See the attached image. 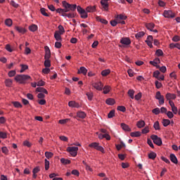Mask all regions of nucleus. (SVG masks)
I'll return each mask as SVG.
<instances>
[{"mask_svg": "<svg viewBox=\"0 0 180 180\" xmlns=\"http://www.w3.org/2000/svg\"><path fill=\"white\" fill-rule=\"evenodd\" d=\"M86 72H88V70L84 66L80 67L79 70H78V74H83V75H86Z\"/></svg>", "mask_w": 180, "mask_h": 180, "instance_id": "nucleus-16", "label": "nucleus"}, {"mask_svg": "<svg viewBox=\"0 0 180 180\" xmlns=\"http://www.w3.org/2000/svg\"><path fill=\"white\" fill-rule=\"evenodd\" d=\"M166 115L169 117V119H172V117H174V113H172V112H171V111H168L166 113Z\"/></svg>", "mask_w": 180, "mask_h": 180, "instance_id": "nucleus-62", "label": "nucleus"}, {"mask_svg": "<svg viewBox=\"0 0 180 180\" xmlns=\"http://www.w3.org/2000/svg\"><path fill=\"white\" fill-rule=\"evenodd\" d=\"M120 43L124 46H129L131 44V41H130L129 38L123 37L120 39Z\"/></svg>", "mask_w": 180, "mask_h": 180, "instance_id": "nucleus-9", "label": "nucleus"}, {"mask_svg": "<svg viewBox=\"0 0 180 180\" xmlns=\"http://www.w3.org/2000/svg\"><path fill=\"white\" fill-rule=\"evenodd\" d=\"M171 124V121H169V120L164 119L162 121V124L164 127H167V126H169V124Z\"/></svg>", "mask_w": 180, "mask_h": 180, "instance_id": "nucleus-37", "label": "nucleus"}, {"mask_svg": "<svg viewBox=\"0 0 180 180\" xmlns=\"http://www.w3.org/2000/svg\"><path fill=\"white\" fill-rule=\"evenodd\" d=\"M30 78V76L27 75H18L14 77V79L16 82H19V84H25Z\"/></svg>", "mask_w": 180, "mask_h": 180, "instance_id": "nucleus-2", "label": "nucleus"}, {"mask_svg": "<svg viewBox=\"0 0 180 180\" xmlns=\"http://www.w3.org/2000/svg\"><path fill=\"white\" fill-rule=\"evenodd\" d=\"M136 126L139 127V129H142V127L146 126V122L143 120L139 121L136 124Z\"/></svg>", "mask_w": 180, "mask_h": 180, "instance_id": "nucleus-25", "label": "nucleus"}, {"mask_svg": "<svg viewBox=\"0 0 180 180\" xmlns=\"http://www.w3.org/2000/svg\"><path fill=\"white\" fill-rule=\"evenodd\" d=\"M61 34L58 31H56L54 34V37L57 41H60L61 40Z\"/></svg>", "mask_w": 180, "mask_h": 180, "instance_id": "nucleus-22", "label": "nucleus"}, {"mask_svg": "<svg viewBox=\"0 0 180 180\" xmlns=\"http://www.w3.org/2000/svg\"><path fill=\"white\" fill-rule=\"evenodd\" d=\"M117 110H120V112H126V107L123 105H119L117 107Z\"/></svg>", "mask_w": 180, "mask_h": 180, "instance_id": "nucleus-58", "label": "nucleus"}, {"mask_svg": "<svg viewBox=\"0 0 180 180\" xmlns=\"http://www.w3.org/2000/svg\"><path fill=\"white\" fill-rule=\"evenodd\" d=\"M152 112L154 113V115H160L161 110H160V108H156L152 110Z\"/></svg>", "mask_w": 180, "mask_h": 180, "instance_id": "nucleus-50", "label": "nucleus"}, {"mask_svg": "<svg viewBox=\"0 0 180 180\" xmlns=\"http://www.w3.org/2000/svg\"><path fill=\"white\" fill-rule=\"evenodd\" d=\"M44 66L46 67V68H49V67H51V62L50 61V60L45 59Z\"/></svg>", "mask_w": 180, "mask_h": 180, "instance_id": "nucleus-38", "label": "nucleus"}, {"mask_svg": "<svg viewBox=\"0 0 180 180\" xmlns=\"http://www.w3.org/2000/svg\"><path fill=\"white\" fill-rule=\"evenodd\" d=\"M40 172V167H36L35 168L33 169L32 170V174H33V178H37V173Z\"/></svg>", "mask_w": 180, "mask_h": 180, "instance_id": "nucleus-19", "label": "nucleus"}, {"mask_svg": "<svg viewBox=\"0 0 180 180\" xmlns=\"http://www.w3.org/2000/svg\"><path fill=\"white\" fill-rule=\"evenodd\" d=\"M68 106H70V108H79V103L75 102V101H71L68 103Z\"/></svg>", "mask_w": 180, "mask_h": 180, "instance_id": "nucleus-14", "label": "nucleus"}, {"mask_svg": "<svg viewBox=\"0 0 180 180\" xmlns=\"http://www.w3.org/2000/svg\"><path fill=\"white\" fill-rule=\"evenodd\" d=\"M12 103L15 108H22V104L19 101H13Z\"/></svg>", "mask_w": 180, "mask_h": 180, "instance_id": "nucleus-45", "label": "nucleus"}, {"mask_svg": "<svg viewBox=\"0 0 180 180\" xmlns=\"http://www.w3.org/2000/svg\"><path fill=\"white\" fill-rule=\"evenodd\" d=\"M170 160L174 164H178V159L176 158V156H175V155H174L172 153L170 154Z\"/></svg>", "mask_w": 180, "mask_h": 180, "instance_id": "nucleus-23", "label": "nucleus"}, {"mask_svg": "<svg viewBox=\"0 0 180 180\" xmlns=\"http://www.w3.org/2000/svg\"><path fill=\"white\" fill-rule=\"evenodd\" d=\"M155 25H154V23H148L146 25V27L147 28L148 30H150V32H153V28L155 27Z\"/></svg>", "mask_w": 180, "mask_h": 180, "instance_id": "nucleus-26", "label": "nucleus"}, {"mask_svg": "<svg viewBox=\"0 0 180 180\" xmlns=\"http://www.w3.org/2000/svg\"><path fill=\"white\" fill-rule=\"evenodd\" d=\"M12 84H13L12 79H7L5 80L6 86L11 87V86H12Z\"/></svg>", "mask_w": 180, "mask_h": 180, "instance_id": "nucleus-30", "label": "nucleus"}, {"mask_svg": "<svg viewBox=\"0 0 180 180\" xmlns=\"http://www.w3.org/2000/svg\"><path fill=\"white\" fill-rule=\"evenodd\" d=\"M121 127L122 129L124 130V131H131V129H130L129 125H127L124 123H121Z\"/></svg>", "mask_w": 180, "mask_h": 180, "instance_id": "nucleus-21", "label": "nucleus"}, {"mask_svg": "<svg viewBox=\"0 0 180 180\" xmlns=\"http://www.w3.org/2000/svg\"><path fill=\"white\" fill-rule=\"evenodd\" d=\"M49 168H50V162L45 159V169L46 171H49Z\"/></svg>", "mask_w": 180, "mask_h": 180, "instance_id": "nucleus-49", "label": "nucleus"}, {"mask_svg": "<svg viewBox=\"0 0 180 180\" xmlns=\"http://www.w3.org/2000/svg\"><path fill=\"white\" fill-rule=\"evenodd\" d=\"M98 145L99 143L96 142H93L89 145V147H91V148H95V150H96Z\"/></svg>", "mask_w": 180, "mask_h": 180, "instance_id": "nucleus-42", "label": "nucleus"}, {"mask_svg": "<svg viewBox=\"0 0 180 180\" xmlns=\"http://www.w3.org/2000/svg\"><path fill=\"white\" fill-rule=\"evenodd\" d=\"M53 155H54V154L51 152H45V157L48 160H50V158H53Z\"/></svg>", "mask_w": 180, "mask_h": 180, "instance_id": "nucleus-34", "label": "nucleus"}, {"mask_svg": "<svg viewBox=\"0 0 180 180\" xmlns=\"http://www.w3.org/2000/svg\"><path fill=\"white\" fill-rule=\"evenodd\" d=\"M76 8L77 9V12L79 13L82 19H86V18H88V11L79 6H78Z\"/></svg>", "mask_w": 180, "mask_h": 180, "instance_id": "nucleus-3", "label": "nucleus"}, {"mask_svg": "<svg viewBox=\"0 0 180 180\" xmlns=\"http://www.w3.org/2000/svg\"><path fill=\"white\" fill-rule=\"evenodd\" d=\"M127 19V16L123 14H118L115 16V20L117 22H120L121 20H126Z\"/></svg>", "mask_w": 180, "mask_h": 180, "instance_id": "nucleus-12", "label": "nucleus"}, {"mask_svg": "<svg viewBox=\"0 0 180 180\" xmlns=\"http://www.w3.org/2000/svg\"><path fill=\"white\" fill-rule=\"evenodd\" d=\"M141 92L138 93L135 96H134V98H135L136 101H140V99H141Z\"/></svg>", "mask_w": 180, "mask_h": 180, "instance_id": "nucleus-53", "label": "nucleus"}, {"mask_svg": "<svg viewBox=\"0 0 180 180\" xmlns=\"http://www.w3.org/2000/svg\"><path fill=\"white\" fill-rule=\"evenodd\" d=\"M160 74H161V72L159 70H156L153 72V77H155V78H157V79H158L160 77Z\"/></svg>", "mask_w": 180, "mask_h": 180, "instance_id": "nucleus-56", "label": "nucleus"}, {"mask_svg": "<svg viewBox=\"0 0 180 180\" xmlns=\"http://www.w3.org/2000/svg\"><path fill=\"white\" fill-rule=\"evenodd\" d=\"M72 174L75 175L76 176H79V172L77 169H73L72 171Z\"/></svg>", "mask_w": 180, "mask_h": 180, "instance_id": "nucleus-60", "label": "nucleus"}, {"mask_svg": "<svg viewBox=\"0 0 180 180\" xmlns=\"http://www.w3.org/2000/svg\"><path fill=\"white\" fill-rule=\"evenodd\" d=\"M51 70L49 68H45L42 70V72L44 74H49Z\"/></svg>", "mask_w": 180, "mask_h": 180, "instance_id": "nucleus-64", "label": "nucleus"}, {"mask_svg": "<svg viewBox=\"0 0 180 180\" xmlns=\"http://www.w3.org/2000/svg\"><path fill=\"white\" fill-rule=\"evenodd\" d=\"M105 103H107V105H115V103H116V102L115 101V99L113 98H108L105 101Z\"/></svg>", "mask_w": 180, "mask_h": 180, "instance_id": "nucleus-27", "label": "nucleus"}, {"mask_svg": "<svg viewBox=\"0 0 180 180\" xmlns=\"http://www.w3.org/2000/svg\"><path fill=\"white\" fill-rule=\"evenodd\" d=\"M29 68V66H27V65H21V70H20V72H25V71H26V70H27Z\"/></svg>", "mask_w": 180, "mask_h": 180, "instance_id": "nucleus-44", "label": "nucleus"}, {"mask_svg": "<svg viewBox=\"0 0 180 180\" xmlns=\"http://www.w3.org/2000/svg\"><path fill=\"white\" fill-rule=\"evenodd\" d=\"M68 122H70V119L68 118H66L65 120H59V123L60 124H65V123H68Z\"/></svg>", "mask_w": 180, "mask_h": 180, "instance_id": "nucleus-52", "label": "nucleus"}, {"mask_svg": "<svg viewBox=\"0 0 180 180\" xmlns=\"http://www.w3.org/2000/svg\"><path fill=\"white\" fill-rule=\"evenodd\" d=\"M15 30L18 32V33H21L22 34H24V33H26V29L22 27H19V26H16L15 27Z\"/></svg>", "mask_w": 180, "mask_h": 180, "instance_id": "nucleus-17", "label": "nucleus"}, {"mask_svg": "<svg viewBox=\"0 0 180 180\" xmlns=\"http://www.w3.org/2000/svg\"><path fill=\"white\" fill-rule=\"evenodd\" d=\"M128 95L130 97L131 99H134V90L129 89L128 91Z\"/></svg>", "mask_w": 180, "mask_h": 180, "instance_id": "nucleus-32", "label": "nucleus"}, {"mask_svg": "<svg viewBox=\"0 0 180 180\" xmlns=\"http://www.w3.org/2000/svg\"><path fill=\"white\" fill-rule=\"evenodd\" d=\"M29 30H30V32H36V30H37V25L34 24L30 25L29 27Z\"/></svg>", "mask_w": 180, "mask_h": 180, "instance_id": "nucleus-36", "label": "nucleus"}, {"mask_svg": "<svg viewBox=\"0 0 180 180\" xmlns=\"http://www.w3.org/2000/svg\"><path fill=\"white\" fill-rule=\"evenodd\" d=\"M8 75L10 77H15V75H16V71L15 70H11V71L8 72Z\"/></svg>", "mask_w": 180, "mask_h": 180, "instance_id": "nucleus-57", "label": "nucleus"}, {"mask_svg": "<svg viewBox=\"0 0 180 180\" xmlns=\"http://www.w3.org/2000/svg\"><path fill=\"white\" fill-rule=\"evenodd\" d=\"M77 117H79V119H85L86 117V114L85 112L83 111H79L77 112Z\"/></svg>", "mask_w": 180, "mask_h": 180, "instance_id": "nucleus-18", "label": "nucleus"}, {"mask_svg": "<svg viewBox=\"0 0 180 180\" xmlns=\"http://www.w3.org/2000/svg\"><path fill=\"white\" fill-rule=\"evenodd\" d=\"M93 86L95 89H97V91H102V89H103V84H102V82L94 83Z\"/></svg>", "mask_w": 180, "mask_h": 180, "instance_id": "nucleus-10", "label": "nucleus"}, {"mask_svg": "<svg viewBox=\"0 0 180 180\" xmlns=\"http://www.w3.org/2000/svg\"><path fill=\"white\" fill-rule=\"evenodd\" d=\"M61 46H63V44H61V42H60V41H56L55 43L56 49H61Z\"/></svg>", "mask_w": 180, "mask_h": 180, "instance_id": "nucleus-63", "label": "nucleus"}, {"mask_svg": "<svg viewBox=\"0 0 180 180\" xmlns=\"http://www.w3.org/2000/svg\"><path fill=\"white\" fill-rule=\"evenodd\" d=\"M86 95L88 97L89 101H92V98H94L93 92H88L86 94Z\"/></svg>", "mask_w": 180, "mask_h": 180, "instance_id": "nucleus-48", "label": "nucleus"}, {"mask_svg": "<svg viewBox=\"0 0 180 180\" xmlns=\"http://www.w3.org/2000/svg\"><path fill=\"white\" fill-rule=\"evenodd\" d=\"M37 92H41L42 94H49V91H47V89L43 88V87H37L36 89Z\"/></svg>", "mask_w": 180, "mask_h": 180, "instance_id": "nucleus-24", "label": "nucleus"}, {"mask_svg": "<svg viewBox=\"0 0 180 180\" xmlns=\"http://www.w3.org/2000/svg\"><path fill=\"white\" fill-rule=\"evenodd\" d=\"M45 60H49L51 57V51H50V48L49 46H45Z\"/></svg>", "mask_w": 180, "mask_h": 180, "instance_id": "nucleus-8", "label": "nucleus"}, {"mask_svg": "<svg viewBox=\"0 0 180 180\" xmlns=\"http://www.w3.org/2000/svg\"><path fill=\"white\" fill-rule=\"evenodd\" d=\"M58 30L60 34H64V33L65 32V30H64V27H63V25H59Z\"/></svg>", "mask_w": 180, "mask_h": 180, "instance_id": "nucleus-51", "label": "nucleus"}, {"mask_svg": "<svg viewBox=\"0 0 180 180\" xmlns=\"http://www.w3.org/2000/svg\"><path fill=\"white\" fill-rule=\"evenodd\" d=\"M163 16H165V18H175V13L171 10H165L163 13Z\"/></svg>", "mask_w": 180, "mask_h": 180, "instance_id": "nucleus-7", "label": "nucleus"}, {"mask_svg": "<svg viewBox=\"0 0 180 180\" xmlns=\"http://www.w3.org/2000/svg\"><path fill=\"white\" fill-rule=\"evenodd\" d=\"M157 157V153L154 152H151L150 153L148 154V158L150 160H155V158Z\"/></svg>", "mask_w": 180, "mask_h": 180, "instance_id": "nucleus-35", "label": "nucleus"}, {"mask_svg": "<svg viewBox=\"0 0 180 180\" xmlns=\"http://www.w3.org/2000/svg\"><path fill=\"white\" fill-rule=\"evenodd\" d=\"M109 92H110V86H105L103 87V94H109Z\"/></svg>", "mask_w": 180, "mask_h": 180, "instance_id": "nucleus-39", "label": "nucleus"}, {"mask_svg": "<svg viewBox=\"0 0 180 180\" xmlns=\"http://www.w3.org/2000/svg\"><path fill=\"white\" fill-rule=\"evenodd\" d=\"M5 25L6 26H8V27H11V26H12V19H11V18L6 19Z\"/></svg>", "mask_w": 180, "mask_h": 180, "instance_id": "nucleus-33", "label": "nucleus"}, {"mask_svg": "<svg viewBox=\"0 0 180 180\" xmlns=\"http://www.w3.org/2000/svg\"><path fill=\"white\" fill-rule=\"evenodd\" d=\"M10 4L11 5V6H13V8H19V4H16V2H15L14 1H11L10 2Z\"/></svg>", "mask_w": 180, "mask_h": 180, "instance_id": "nucleus-61", "label": "nucleus"}, {"mask_svg": "<svg viewBox=\"0 0 180 180\" xmlns=\"http://www.w3.org/2000/svg\"><path fill=\"white\" fill-rule=\"evenodd\" d=\"M101 6L103 9L105 11H108L109 9V4L108 3V1L106 0H101Z\"/></svg>", "mask_w": 180, "mask_h": 180, "instance_id": "nucleus-11", "label": "nucleus"}, {"mask_svg": "<svg viewBox=\"0 0 180 180\" xmlns=\"http://www.w3.org/2000/svg\"><path fill=\"white\" fill-rule=\"evenodd\" d=\"M8 138V133L0 131V139H7Z\"/></svg>", "mask_w": 180, "mask_h": 180, "instance_id": "nucleus-41", "label": "nucleus"}, {"mask_svg": "<svg viewBox=\"0 0 180 180\" xmlns=\"http://www.w3.org/2000/svg\"><path fill=\"white\" fill-rule=\"evenodd\" d=\"M98 151H101V153H103V154H105V149H103V147L101 146H98L97 148H96Z\"/></svg>", "mask_w": 180, "mask_h": 180, "instance_id": "nucleus-55", "label": "nucleus"}, {"mask_svg": "<svg viewBox=\"0 0 180 180\" xmlns=\"http://www.w3.org/2000/svg\"><path fill=\"white\" fill-rule=\"evenodd\" d=\"M167 101L176 99V95L171 93H167L165 96Z\"/></svg>", "mask_w": 180, "mask_h": 180, "instance_id": "nucleus-13", "label": "nucleus"}, {"mask_svg": "<svg viewBox=\"0 0 180 180\" xmlns=\"http://www.w3.org/2000/svg\"><path fill=\"white\" fill-rule=\"evenodd\" d=\"M68 153H70L72 157H77V154H78V147L72 146L67 148Z\"/></svg>", "mask_w": 180, "mask_h": 180, "instance_id": "nucleus-4", "label": "nucleus"}, {"mask_svg": "<svg viewBox=\"0 0 180 180\" xmlns=\"http://www.w3.org/2000/svg\"><path fill=\"white\" fill-rule=\"evenodd\" d=\"M110 74V70H104L101 72V75L103 77H107V75H109Z\"/></svg>", "mask_w": 180, "mask_h": 180, "instance_id": "nucleus-29", "label": "nucleus"}, {"mask_svg": "<svg viewBox=\"0 0 180 180\" xmlns=\"http://www.w3.org/2000/svg\"><path fill=\"white\" fill-rule=\"evenodd\" d=\"M130 136L131 137H140V136H141V132L140 131L131 132Z\"/></svg>", "mask_w": 180, "mask_h": 180, "instance_id": "nucleus-28", "label": "nucleus"}, {"mask_svg": "<svg viewBox=\"0 0 180 180\" xmlns=\"http://www.w3.org/2000/svg\"><path fill=\"white\" fill-rule=\"evenodd\" d=\"M155 54L158 57H161V56H164V52H162V50L161 49H158Z\"/></svg>", "mask_w": 180, "mask_h": 180, "instance_id": "nucleus-47", "label": "nucleus"}, {"mask_svg": "<svg viewBox=\"0 0 180 180\" xmlns=\"http://www.w3.org/2000/svg\"><path fill=\"white\" fill-rule=\"evenodd\" d=\"M155 99H158V101H159V103L160 105H164V103H165L164 96L161 95L160 91L156 92Z\"/></svg>", "mask_w": 180, "mask_h": 180, "instance_id": "nucleus-6", "label": "nucleus"}, {"mask_svg": "<svg viewBox=\"0 0 180 180\" xmlns=\"http://www.w3.org/2000/svg\"><path fill=\"white\" fill-rule=\"evenodd\" d=\"M37 85V86H44V85H46V82H44L43 80H39Z\"/></svg>", "mask_w": 180, "mask_h": 180, "instance_id": "nucleus-59", "label": "nucleus"}, {"mask_svg": "<svg viewBox=\"0 0 180 180\" xmlns=\"http://www.w3.org/2000/svg\"><path fill=\"white\" fill-rule=\"evenodd\" d=\"M108 117V119H112V117H115V110H112L109 112Z\"/></svg>", "mask_w": 180, "mask_h": 180, "instance_id": "nucleus-43", "label": "nucleus"}, {"mask_svg": "<svg viewBox=\"0 0 180 180\" xmlns=\"http://www.w3.org/2000/svg\"><path fill=\"white\" fill-rule=\"evenodd\" d=\"M40 12H41V15H43V16H46L47 18H49V16H50V14H49L47 13V12H49V10H47L44 8H41Z\"/></svg>", "mask_w": 180, "mask_h": 180, "instance_id": "nucleus-20", "label": "nucleus"}, {"mask_svg": "<svg viewBox=\"0 0 180 180\" xmlns=\"http://www.w3.org/2000/svg\"><path fill=\"white\" fill-rule=\"evenodd\" d=\"M68 19H72V18H75V13H74L73 11L68 13Z\"/></svg>", "mask_w": 180, "mask_h": 180, "instance_id": "nucleus-54", "label": "nucleus"}, {"mask_svg": "<svg viewBox=\"0 0 180 180\" xmlns=\"http://www.w3.org/2000/svg\"><path fill=\"white\" fill-rule=\"evenodd\" d=\"M86 11L87 13H92L93 12H95V11H96V6H89L86 8Z\"/></svg>", "mask_w": 180, "mask_h": 180, "instance_id": "nucleus-15", "label": "nucleus"}, {"mask_svg": "<svg viewBox=\"0 0 180 180\" xmlns=\"http://www.w3.org/2000/svg\"><path fill=\"white\" fill-rule=\"evenodd\" d=\"M153 127L155 130H160V122L158 121H156L153 124Z\"/></svg>", "mask_w": 180, "mask_h": 180, "instance_id": "nucleus-46", "label": "nucleus"}, {"mask_svg": "<svg viewBox=\"0 0 180 180\" xmlns=\"http://www.w3.org/2000/svg\"><path fill=\"white\" fill-rule=\"evenodd\" d=\"M144 34H145L144 32H139L137 34H136L135 37L136 39H141V37H143Z\"/></svg>", "mask_w": 180, "mask_h": 180, "instance_id": "nucleus-40", "label": "nucleus"}, {"mask_svg": "<svg viewBox=\"0 0 180 180\" xmlns=\"http://www.w3.org/2000/svg\"><path fill=\"white\" fill-rule=\"evenodd\" d=\"M150 139H153V143L156 144V146H162V140L161 138L158 137L157 135H152Z\"/></svg>", "mask_w": 180, "mask_h": 180, "instance_id": "nucleus-5", "label": "nucleus"}, {"mask_svg": "<svg viewBox=\"0 0 180 180\" xmlns=\"http://www.w3.org/2000/svg\"><path fill=\"white\" fill-rule=\"evenodd\" d=\"M62 4L65 8L56 9L57 13L64 12L65 13H67V12H70V11H71V12H74V11L77 9V4H70L67 3L65 1H63Z\"/></svg>", "mask_w": 180, "mask_h": 180, "instance_id": "nucleus-1", "label": "nucleus"}, {"mask_svg": "<svg viewBox=\"0 0 180 180\" xmlns=\"http://www.w3.org/2000/svg\"><path fill=\"white\" fill-rule=\"evenodd\" d=\"M60 162L62 164H64L65 165H67L68 164H71V160H67L65 158H61L60 159Z\"/></svg>", "mask_w": 180, "mask_h": 180, "instance_id": "nucleus-31", "label": "nucleus"}]
</instances>
